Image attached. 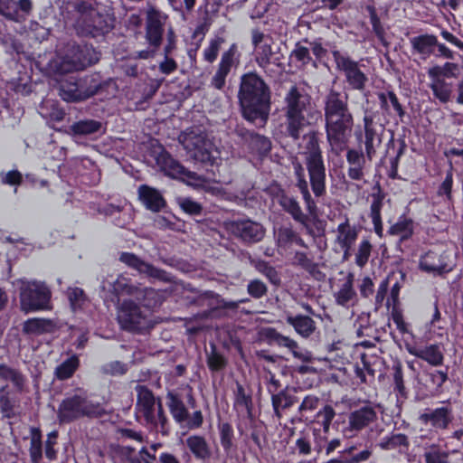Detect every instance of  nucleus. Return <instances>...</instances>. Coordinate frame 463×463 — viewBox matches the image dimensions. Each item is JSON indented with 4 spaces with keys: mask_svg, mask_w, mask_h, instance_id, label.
<instances>
[{
    "mask_svg": "<svg viewBox=\"0 0 463 463\" xmlns=\"http://www.w3.org/2000/svg\"><path fill=\"white\" fill-rule=\"evenodd\" d=\"M303 130L300 137L304 144L299 145L306 149L305 165L308 173L309 182L306 179L304 168L298 165L295 166L296 187L302 195L307 211L313 214L317 210V203L309 191V184L314 195L317 198L322 197L326 193V165L319 147L318 139L315 131Z\"/></svg>",
    "mask_w": 463,
    "mask_h": 463,
    "instance_id": "nucleus-1",
    "label": "nucleus"
},
{
    "mask_svg": "<svg viewBox=\"0 0 463 463\" xmlns=\"http://www.w3.org/2000/svg\"><path fill=\"white\" fill-rule=\"evenodd\" d=\"M324 104L326 140L331 152L339 156L347 148L354 126L348 96L332 90L326 96Z\"/></svg>",
    "mask_w": 463,
    "mask_h": 463,
    "instance_id": "nucleus-2",
    "label": "nucleus"
},
{
    "mask_svg": "<svg viewBox=\"0 0 463 463\" xmlns=\"http://www.w3.org/2000/svg\"><path fill=\"white\" fill-rule=\"evenodd\" d=\"M239 99L243 117L254 122L260 119L265 123L270 105V92L268 85L256 73L250 72L241 77Z\"/></svg>",
    "mask_w": 463,
    "mask_h": 463,
    "instance_id": "nucleus-3",
    "label": "nucleus"
},
{
    "mask_svg": "<svg viewBox=\"0 0 463 463\" xmlns=\"http://www.w3.org/2000/svg\"><path fill=\"white\" fill-rule=\"evenodd\" d=\"M288 135L294 140L300 138L303 130L307 128L320 113L310 105V97L297 87H292L286 97Z\"/></svg>",
    "mask_w": 463,
    "mask_h": 463,
    "instance_id": "nucleus-4",
    "label": "nucleus"
},
{
    "mask_svg": "<svg viewBox=\"0 0 463 463\" xmlns=\"http://www.w3.org/2000/svg\"><path fill=\"white\" fill-rule=\"evenodd\" d=\"M178 141L192 161L202 164H214L216 159L214 145L201 128H191L186 129L179 135Z\"/></svg>",
    "mask_w": 463,
    "mask_h": 463,
    "instance_id": "nucleus-5",
    "label": "nucleus"
},
{
    "mask_svg": "<svg viewBox=\"0 0 463 463\" xmlns=\"http://www.w3.org/2000/svg\"><path fill=\"white\" fill-rule=\"evenodd\" d=\"M101 408L88 399L87 392L81 389L73 394H68L58 408V419L61 423H69L81 417L97 416Z\"/></svg>",
    "mask_w": 463,
    "mask_h": 463,
    "instance_id": "nucleus-6",
    "label": "nucleus"
},
{
    "mask_svg": "<svg viewBox=\"0 0 463 463\" xmlns=\"http://www.w3.org/2000/svg\"><path fill=\"white\" fill-rule=\"evenodd\" d=\"M100 288L102 290L108 289L115 295H128L136 298L142 303L143 307L155 308L161 303V295L152 288L141 287L131 282V280L122 275L112 281L103 280Z\"/></svg>",
    "mask_w": 463,
    "mask_h": 463,
    "instance_id": "nucleus-7",
    "label": "nucleus"
},
{
    "mask_svg": "<svg viewBox=\"0 0 463 463\" xmlns=\"http://www.w3.org/2000/svg\"><path fill=\"white\" fill-rule=\"evenodd\" d=\"M137 410L146 422L152 427H160L163 435L169 432L168 419L164 412L161 401H156L153 392L144 385H137Z\"/></svg>",
    "mask_w": 463,
    "mask_h": 463,
    "instance_id": "nucleus-8",
    "label": "nucleus"
},
{
    "mask_svg": "<svg viewBox=\"0 0 463 463\" xmlns=\"http://www.w3.org/2000/svg\"><path fill=\"white\" fill-rule=\"evenodd\" d=\"M99 53L88 44H71L58 61L57 70L61 73L80 71L99 60Z\"/></svg>",
    "mask_w": 463,
    "mask_h": 463,
    "instance_id": "nucleus-9",
    "label": "nucleus"
},
{
    "mask_svg": "<svg viewBox=\"0 0 463 463\" xmlns=\"http://www.w3.org/2000/svg\"><path fill=\"white\" fill-rule=\"evenodd\" d=\"M20 284V302L24 311L32 312L50 308L51 291L40 281L17 280Z\"/></svg>",
    "mask_w": 463,
    "mask_h": 463,
    "instance_id": "nucleus-10",
    "label": "nucleus"
},
{
    "mask_svg": "<svg viewBox=\"0 0 463 463\" xmlns=\"http://www.w3.org/2000/svg\"><path fill=\"white\" fill-rule=\"evenodd\" d=\"M142 308L131 299H124L118 305L117 319L120 326L128 331H141L150 326V311Z\"/></svg>",
    "mask_w": 463,
    "mask_h": 463,
    "instance_id": "nucleus-11",
    "label": "nucleus"
},
{
    "mask_svg": "<svg viewBox=\"0 0 463 463\" xmlns=\"http://www.w3.org/2000/svg\"><path fill=\"white\" fill-rule=\"evenodd\" d=\"M165 399L173 420L180 427H185L188 430H197L202 427L203 416L201 411H194L190 414L181 396L175 391H169Z\"/></svg>",
    "mask_w": 463,
    "mask_h": 463,
    "instance_id": "nucleus-12",
    "label": "nucleus"
},
{
    "mask_svg": "<svg viewBox=\"0 0 463 463\" xmlns=\"http://www.w3.org/2000/svg\"><path fill=\"white\" fill-rule=\"evenodd\" d=\"M119 260L129 268L136 269L139 274L144 275L149 279L175 284L176 287L180 285L184 288H186L183 283H180L176 280L174 275L165 269L156 268L154 265L144 261L134 253L122 252L119 256Z\"/></svg>",
    "mask_w": 463,
    "mask_h": 463,
    "instance_id": "nucleus-13",
    "label": "nucleus"
},
{
    "mask_svg": "<svg viewBox=\"0 0 463 463\" xmlns=\"http://www.w3.org/2000/svg\"><path fill=\"white\" fill-rule=\"evenodd\" d=\"M226 228L231 234L245 244L261 241L266 233V229L260 222L249 218L229 222Z\"/></svg>",
    "mask_w": 463,
    "mask_h": 463,
    "instance_id": "nucleus-14",
    "label": "nucleus"
},
{
    "mask_svg": "<svg viewBox=\"0 0 463 463\" xmlns=\"http://www.w3.org/2000/svg\"><path fill=\"white\" fill-rule=\"evenodd\" d=\"M156 160L158 166L165 175L186 181L189 184L198 185L202 181V177L194 172L187 170L178 161L172 157L164 148L160 147Z\"/></svg>",
    "mask_w": 463,
    "mask_h": 463,
    "instance_id": "nucleus-15",
    "label": "nucleus"
},
{
    "mask_svg": "<svg viewBox=\"0 0 463 463\" xmlns=\"http://www.w3.org/2000/svg\"><path fill=\"white\" fill-rule=\"evenodd\" d=\"M336 68L343 71L347 83L354 90H362L367 82L366 75L361 71L357 61L339 51L332 52Z\"/></svg>",
    "mask_w": 463,
    "mask_h": 463,
    "instance_id": "nucleus-16",
    "label": "nucleus"
},
{
    "mask_svg": "<svg viewBox=\"0 0 463 463\" xmlns=\"http://www.w3.org/2000/svg\"><path fill=\"white\" fill-rule=\"evenodd\" d=\"M240 63V53L237 44L232 43L230 48L225 51L218 63L217 70L211 80V86L216 90H222L226 83V78L233 68Z\"/></svg>",
    "mask_w": 463,
    "mask_h": 463,
    "instance_id": "nucleus-17",
    "label": "nucleus"
},
{
    "mask_svg": "<svg viewBox=\"0 0 463 463\" xmlns=\"http://www.w3.org/2000/svg\"><path fill=\"white\" fill-rule=\"evenodd\" d=\"M420 269L433 276H440L452 270L449 256L445 250H430L420 259Z\"/></svg>",
    "mask_w": 463,
    "mask_h": 463,
    "instance_id": "nucleus-18",
    "label": "nucleus"
},
{
    "mask_svg": "<svg viewBox=\"0 0 463 463\" xmlns=\"http://www.w3.org/2000/svg\"><path fill=\"white\" fill-rule=\"evenodd\" d=\"M440 403L439 407L428 409L420 416V420L436 430H448L454 421V411L449 401H443Z\"/></svg>",
    "mask_w": 463,
    "mask_h": 463,
    "instance_id": "nucleus-19",
    "label": "nucleus"
},
{
    "mask_svg": "<svg viewBox=\"0 0 463 463\" xmlns=\"http://www.w3.org/2000/svg\"><path fill=\"white\" fill-rule=\"evenodd\" d=\"M364 129L365 156L369 161H372L373 157L375 156L376 150L382 145L384 126L377 124L374 121L373 116L365 112L364 117Z\"/></svg>",
    "mask_w": 463,
    "mask_h": 463,
    "instance_id": "nucleus-20",
    "label": "nucleus"
},
{
    "mask_svg": "<svg viewBox=\"0 0 463 463\" xmlns=\"http://www.w3.org/2000/svg\"><path fill=\"white\" fill-rule=\"evenodd\" d=\"M377 419V412L371 404H364L351 411L347 416V430L359 432L374 422Z\"/></svg>",
    "mask_w": 463,
    "mask_h": 463,
    "instance_id": "nucleus-21",
    "label": "nucleus"
},
{
    "mask_svg": "<svg viewBox=\"0 0 463 463\" xmlns=\"http://www.w3.org/2000/svg\"><path fill=\"white\" fill-rule=\"evenodd\" d=\"M251 43L256 52V61L261 68H266L271 62L273 54L271 36L263 33L258 29L251 31Z\"/></svg>",
    "mask_w": 463,
    "mask_h": 463,
    "instance_id": "nucleus-22",
    "label": "nucleus"
},
{
    "mask_svg": "<svg viewBox=\"0 0 463 463\" xmlns=\"http://www.w3.org/2000/svg\"><path fill=\"white\" fill-rule=\"evenodd\" d=\"M166 19L167 15L159 10L151 9L147 12L146 37L149 45L159 47L161 44Z\"/></svg>",
    "mask_w": 463,
    "mask_h": 463,
    "instance_id": "nucleus-23",
    "label": "nucleus"
},
{
    "mask_svg": "<svg viewBox=\"0 0 463 463\" xmlns=\"http://www.w3.org/2000/svg\"><path fill=\"white\" fill-rule=\"evenodd\" d=\"M78 24L83 34L93 38L103 36L112 28L111 24L107 21L106 17L96 10L84 17L82 22H78Z\"/></svg>",
    "mask_w": 463,
    "mask_h": 463,
    "instance_id": "nucleus-24",
    "label": "nucleus"
},
{
    "mask_svg": "<svg viewBox=\"0 0 463 463\" xmlns=\"http://www.w3.org/2000/svg\"><path fill=\"white\" fill-rule=\"evenodd\" d=\"M268 338L275 345L288 348L293 356L301 362H310L312 354L306 349L299 347L297 341L289 336L283 335L275 329H269L267 332Z\"/></svg>",
    "mask_w": 463,
    "mask_h": 463,
    "instance_id": "nucleus-25",
    "label": "nucleus"
},
{
    "mask_svg": "<svg viewBox=\"0 0 463 463\" xmlns=\"http://www.w3.org/2000/svg\"><path fill=\"white\" fill-rule=\"evenodd\" d=\"M233 396V409L238 417L253 422V403L250 392H247L241 383H237Z\"/></svg>",
    "mask_w": 463,
    "mask_h": 463,
    "instance_id": "nucleus-26",
    "label": "nucleus"
},
{
    "mask_svg": "<svg viewBox=\"0 0 463 463\" xmlns=\"http://www.w3.org/2000/svg\"><path fill=\"white\" fill-rule=\"evenodd\" d=\"M80 85V78L75 75L64 77L60 80L59 94L61 98L68 102L84 100Z\"/></svg>",
    "mask_w": 463,
    "mask_h": 463,
    "instance_id": "nucleus-27",
    "label": "nucleus"
},
{
    "mask_svg": "<svg viewBox=\"0 0 463 463\" xmlns=\"http://www.w3.org/2000/svg\"><path fill=\"white\" fill-rule=\"evenodd\" d=\"M407 351L430 364L432 366H439L443 364L444 355L438 345H430L424 347H415L407 345Z\"/></svg>",
    "mask_w": 463,
    "mask_h": 463,
    "instance_id": "nucleus-28",
    "label": "nucleus"
},
{
    "mask_svg": "<svg viewBox=\"0 0 463 463\" xmlns=\"http://www.w3.org/2000/svg\"><path fill=\"white\" fill-rule=\"evenodd\" d=\"M348 164L347 175L354 181H361L365 175V156L361 150L348 149L346 153Z\"/></svg>",
    "mask_w": 463,
    "mask_h": 463,
    "instance_id": "nucleus-29",
    "label": "nucleus"
},
{
    "mask_svg": "<svg viewBox=\"0 0 463 463\" xmlns=\"http://www.w3.org/2000/svg\"><path fill=\"white\" fill-rule=\"evenodd\" d=\"M33 7L32 0H10L7 5L4 6L2 14L10 20L21 22L31 14Z\"/></svg>",
    "mask_w": 463,
    "mask_h": 463,
    "instance_id": "nucleus-30",
    "label": "nucleus"
},
{
    "mask_svg": "<svg viewBox=\"0 0 463 463\" xmlns=\"http://www.w3.org/2000/svg\"><path fill=\"white\" fill-rule=\"evenodd\" d=\"M335 232V243L339 248L352 249L358 238L357 228L352 225L347 218L345 222L338 224Z\"/></svg>",
    "mask_w": 463,
    "mask_h": 463,
    "instance_id": "nucleus-31",
    "label": "nucleus"
},
{
    "mask_svg": "<svg viewBox=\"0 0 463 463\" xmlns=\"http://www.w3.org/2000/svg\"><path fill=\"white\" fill-rule=\"evenodd\" d=\"M280 207L288 213L294 221L306 225L308 222V216L303 212L298 201L292 195L281 194L278 198Z\"/></svg>",
    "mask_w": 463,
    "mask_h": 463,
    "instance_id": "nucleus-32",
    "label": "nucleus"
},
{
    "mask_svg": "<svg viewBox=\"0 0 463 463\" xmlns=\"http://www.w3.org/2000/svg\"><path fill=\"white\" fill-rule=\"evenodd\" d=\"M138 195L146 209L152 212H159L165 206V201L161 193L148 185H141L138 188Z\"/></svg>",
    "mask_w": 463,
    "mask_h": 463,
    "instance_id": "nucleus-33",
    "label": "nucleus"
},
{
    "mask_svg": "<svg viewBox=\"0 0 463 463\" xmlns=\"http://www.w3.org/2000/svg\"><path fill=\"white\" fill-rule=\"evenodd\" d=\"M354 276L349 274L346 280L339 289L334 293L335 303L344 307H349L355 304L357 295L353 286Z\"/></svg>",
    "mask_w": 463,
    "mask_h": 463,
    "instance_id": "nucleus-34",
    "label": "nucleus"
},
{
    "mask_svg": "<svg viewBox=\"0 0 463 463\" xmlns=\"http://www.w3.org/2000/svg\"><path fill=\"white\" fill-rule=\"evenodd\" d=\"M185 445L198 460H206L212 456L211 447L203 436L191 435L185 439Z\"/></svg>",
    "mask_w": 463,
    "mask_h": 463,
    "instance_id": "nucleus-35",
    "label": "nucleus"
},
{
    "mask_svg": "<svg viewBox=\"0 0 463 463\" xmlns=\"http://www.w3.org/2000/svg\"><path fill=\"white\" fill-rule=\"evenodd\" d=\"M410 43L413 52L426 59L432 53L434 47L438 44V39L433 34L426 33L410 38Z\"/></svg>",
    "mask_w": 463,
    "mask_h": 463,
    "instance_id": "nucleus-36",
    "label": "nucleus"
},
{
    "mask_svg": "<svg viewBox=\"0 0 463 463\" xmlns=\"http://www.w3.org/2000/svg\"><path fill=\"white\" fill-rule=\"evenodd\" d=\"M286 321L303 338H308L316 330V322L308 316L288 315Z\"/></svg>",
    "mask_w": 463,
    "mask_h": 463,
    "instance_id": "nucleus-37",
    "label": "nucleus"
},
{
    "mask_svg": "<svg viewBox=\"0 0 463 463\" xmlns=\"http://www.w3.org/2000/svg\"><path fill=\"white\" fill-rule=\"evenodd\" d=\"M379 448L383 450H398L405 452L410 447L409 438L402 433H392L383 437L379 443Z\"/></svg>",
    "mask_w": 463,
    "mask_h": 463,
    "instance_id": "nucleus-38",
    "label": "nucleus"
},
{
    "mask_svg": "<svg viewBox=\"0 0 463 463\" xmlns=\"http://www.w3.org/2000/svg\"><path fill=\"white\" fill-rule=\"evenodd\" d=\"M298 402V398L291 394L288 390H281L271 397L274 414L278 419L282 418V410L293 406Z\"/></svg>",
    "mask_w": 463,
    "mask_h": 463,
    "instance_id": "nucleus-39",
    "label": "nucleus"
},
{
    "mask_svg": "<svg viewBox=\"0 0 463 463\" xmlns=\"http://www.w3.org/2000/svg\"><path fill=\"white\" fill-rule=\"evenodd\" d=\"M244 138L248 142L249 148L259 156H266L271 148L269 139L264 136L247 132Z\"/></svg>",
    "mask_w": 463,
    "mask_h": 463,
    "instance_id": "nucleus-40",
    "label": "nucleus"
},
{
    "mask_svg": "<svg viewBox=\"0 0 463 463\" xmlns=\"http://www.w3.org/2000/svg\"><path fill=\"white\" fill-rule=\"evenodd\" d=\"M55 323L46 318H30L24 324V332L32 335H42L52 332Z\"/></svg>",
    "mask_w": 463,
    "mask_h": 463,
    "instance_id": "nucleus-41",
    "label": "nucleus"
},
{
    "mask_svg": "<svg viewBox=\"0 0 463 463\" xmlns=\"http://www.w3.org/2000/svg\"><path fill=\"white\" fill-rule=\"evenodd\" d=\"M413 231V221L411 218L402 215L400 216L397 222L389 228L388 233L400 237L401 241H405L411 237Z\"/></svg>",
    "mask_w": 463,
    "mask_h": 463,
    "instance_id": "nucleus-42",
    "label": "nucleus"
},
{
    "mask_svg": "<svg viewBox=\"0 0 463 463\" xmlns=\"http://www.w3.org/2000/svg\"><path fill=\"white\" fill-rule=\"evenodd\" d=\"M102 123L95 119H83L70 126V133L75 136H88L102 130Z\"/></svg>",
    "mask_w": 463,
    "mask_h": 463,
    "instance_id": "nucleus-43",
    "label": "nucleus"
},
{
    "mask_svg": "<svg viewBox=\"0 0 463 463\" xmlns=\"http://www.w3.org/2000/svg\"><path fill=\"white\" fill-rule=\"evenodd\" d=\"M380 107L381 109L390 114V105L392 107L393 110L397 113V115L402 118L405 115V111L402 109V106L399 102V99L396 94L393 91H386V92H379L377 94Z\"/></svg>",
    "mask_w": 463,
    "mask_h": 463,
    "instance_id": "nucleus-44",
    "label": "nucleus"
},
{
    "mask_svg": "<svg viewBox=\"0 0 463 463\" xmlns=\"http://www.w3.org/2000/svg\"><path fill=\"white\" fill-rule=\"evenodd\" d=\"M220 442L227 457H232L235 451L233 443L234 431L232 426L228 422L218 425Z\"/></svg>",
    "mask_w": 463,
    "mask_h": 463,
    "instance_id": "nucleus-45",
    "label": "nucleus"
},
{
    "mask_svg": "<svg viewBox=\"0 0 463 463\" xmlns=\"http://www.w3.org/2000/svg\"><path fill=\"white\" fill-rule=\"evenodd\" d=\"M29 454L32 463H40L43 458L42 432L35 427L30 429Z\"/></svg>",
    "mask_w": 463,
    "mask_h": 463,
    "instance_id": "nucleus-46",
    "label": "nucleus"
},
{
    "mask_svg": "<svg viewBox=\"0 0 463 463\" xmlns=\"http://www.w3.org/2000/svg\"><path fill=\"white\" fill-rule=\"evenodd\" d=\"M431 80L430 89L435 98L441 103H447L452 94V85L443 78H430Z\"/></svg>",
    "mask_w": 463,
    "mask_h": 463,
    "instance_id": "nucleus-47",
    "label": "nucleus"
},
{
    "mask_svg": "<svg viewBox=\"0 0 463 463\" xmlns=\"http://www.w3.org/2000/svg\"><path fill=\"white\" fill-rule=\"evenodd\" d=\"M0 378L5 381L11 382L17 392H23L25 383V377L18 370L1 364Z\"/></svg>",
    "mask_w": 463,
    "mask_h": 463,
    "instance_id": "nucleus-48",
    "label": "nucleus"
},
{
    "mask_svg": "<svg viewBox=\"0 0 463 463\" xmlns=\"http://www.w3.org/2000/svg\"><path fill=\"white\" fill-rule=\"evenodd\" d=\"M79 365V357L73 354L55 368L54 374L59 380H67L73 375Z\"/></svg>",
    "mask_w": 463,
    "mask_h": 463,
    "instance_id": "nucleus-49",
    "label": "nucleus"
},
{
    "mask_svg": "<svg viewBox=\"0 0 463 463\" xmlns=\"http://www.w3.org/2000/svg\"><path fill=\"white\" fill-rule=\"evenodd\" d=\"M80 87L82 90V95L84 96V99H87L90 97L98 93V91L102 87V81L100 80L99 74L87 75L83 78H80Z\"/></svg>",
    "mask_w": 463,
    "mask_h": 463,
    "instance_id": "nucleus-50",
    "label": "nucleus"
},
{
    "mask_svg": "<svg viewBox=\"0 0 463 463\" xmlns=\"http://www.w3.org/2000/svg\"><path fill=\"white\" fill-rule=\"evenodd\" d=\"M424 463H450L449 452L441 449L439 445H431L423 453Z\"/></svg>",
    "mask_w": 463,
    "mask_h": 463,
    "instance_id": "nucleus-51",
    "label": "nucleus"
},
{
    "mask_svg": "<svg viewBox=\"0 0 463 463\" xmlns=\"http://www.w3.org/2000/svg\"><path fill=\"white\" fill-rule=\"evenodd\" d=\"M293 453L298 457H309L315 454V449L308 434L301 433L296 439Z\"/></svg>",
    "mask_w": 463,
    "mask_h": 463,
    "instance_id": "nucleus-52",
    "label": "nucleus"
},
{
    "mask_svg": "<svg viewBox=\"0 0 463 463\" xmlns=\"http://www.w3.org/2000/svg\"><path fill=\"white\" fill-rule=\"evenodd\" d=\"M458 71V66L453 62H446L442 66H433L428 71L430 78H442V77H456Z\"/></svg>",
    "mask_w": 463,
    "mask_h": 463,
    "instance_id": "nucleus-53",
    "label": "nucleus"
},
{
    "mask_svg": "<svg viewBox=\"0 0 463 463\" xmlns=\"http://www.w3.org/2000/svg\"><path fill=\"white\" fill-rule=\"evenodd\" d=\"M335 417V411L331 405L324 406L316 415V420L322 426L325 432H329L332 420Z\"/></svg>",
    "mask_w": 463,
    "mask_h": 463,
    "instance_id": "nucleus-54",
    "label": "nucleus"
},
{
    "mask_svg": "<svg viewBox=\"0 0 463 463\" xmlns=\"http://www.w3.org/2000/svg\"><path fill=\"white\" fill-rule=\"evenodd\" d=\"M224 40L221 37L212 39L209 42L208 46L203 49V60L209 63H213L218 57L221 46Z\"/></svg>",
    "mask_w": 463,
    "mask_h": 463,
    "instance_id": "nucleus-55",
    "label": "nucleus"
},
{
    "mask_svg": "<svg viewBox=\"0 0 463 463\" xmlns=\"http://www.w3.org/2000/svg\"><path fill=\"white\" fill-rule=\"evenodd\" d=\"M354 447H350L349 449H345L342 450L343 455H345L346 463H362L367 461L373 454V450L369 448L354 454L353 450Z\"/></svg>",
    "mask_w": 463,
    "mask_h": 463,
    "instance_id": "nucleus-56",
    "label": "nucleus"
},
{
    "mask_svg": "<svg viewBox=\"0 0 463 463\" xmlns=\"http://www.w3.org/2000/svg\"><path fill=\"white\" fill-rule=\"evenodd\" d=\"M67 294L71 307L74 311L81 308L87 301L84 291L80 288H70Z\"/></svg>",
    "mask_w": 463,
    "mask_h": 463,
    "instance_id": "nucleus-57",
    "label": "nucleus"
},
{
    "mask_svg": "<svg viewBox=\"0 0 463 463\" xmlns=\"http://www.w3.org/2000/svg\"><path fill=\"white\" fill-rule=\"evenodd\" d=\"M372 251V244L367 240H363L358 246L357 252L355 254V263L360 268L365 266L368 262Z\"/></svg>",
    "mask_w": 463,
    "mask_h": 463,
    "instance_id": "nucleus-58",
    "label": "nucleus"
},
{
    "mask_svg": "<svg viewBox=\"0 0 463 463\" xmlns=\"http://www.w3.org/2000/svg\"><path fill=\"white\" fill-rule=\"evenodd\" d=\"M180 208L190 215H200L203 212L202 205L189 197H180L177 199Z\"/></svg>",
    "mask_w": 463,
    "mask_h": 463,
    "instance_id": "nucleus-59",
    "label": "nucleus"
},
{
    "mask_svg": "<svg viewBox=\"0 0 463 463\" xmlns=\"http://www.w3.org/2000/svg\"><path fill=\"white\" fill-rule=\"evenodd\" d=\"M68 4L80 14L78 22H82L84 17L88 16L90 12L95 11L92 0H68Z\"/></svg>",
    "mask_w": 463,
    "mask_h": 463,
    "instance_id": "nucleus-60",
    "label": "nucleus"
},
{
    "mask_svg": "<svg viewBox=\"0 0 463 463\" xmlns=\"http://www.w3.org/2000/svg\"><path fill=\"white\" fill-rule=\"evenodd\" d=\"M327 433L325 432L324 430L320 429H313L312 434H313V442H314V449H315V455L314 460H317V458L319 456V454L324 450L326 441H327Z\"/></svg>",
    "mask_w": 463,
    "mask_h": 463,
    "instance_id": "nucleus-61",
    "label": "nucleus"
},
{
    "mask_svg": "<svg viewBox=\"0 0 463 463\" xmlns=\"http://www.w3.org/2000/svg\"><path fill=\"white\" fill-rule=\"evenodd\" d=\"M256 269L266 276V278L274 285H278L280 282L279 276L272 266L266 261H259L256 265Z\"/></svg>",
    "mask_w": 463,
    "mask_h": 463,
    "instance_id": "nucleus-62",
    "label": "nucleus"
},
{
    "mask_svg": "<svg viewBox=\"0 0 463 463\" xmlns=\"http://www.w3.org/2000/svg\"><path fill=\"white\" fill-rule=\"evenodd\" d=\"M166 2L173 11L184 17V10L191 12L195 5L196 0H166Z\"/></svg>",
    "mask_w": 463,
    "mask_h": 463,
    "instance_id": "nucleus-63",
    "label": "nucleus"
},
{
    "mask_svg": "<svg viewBox=\"0 0 463 463\" xmlns=\"http://www.w3.org/2000/svg\"><path fill=\"white\" fill-rule=\"evenodd\" d=\"M248 293L254 298H260L268 291L267 286L260 279H253L247 286Z\"/></svg>",
    "mask_w": 463,
    "mask_h": 463,
    "instance_id": "nucleus-64",
    "label": "nucleus"
}]
</instances>
